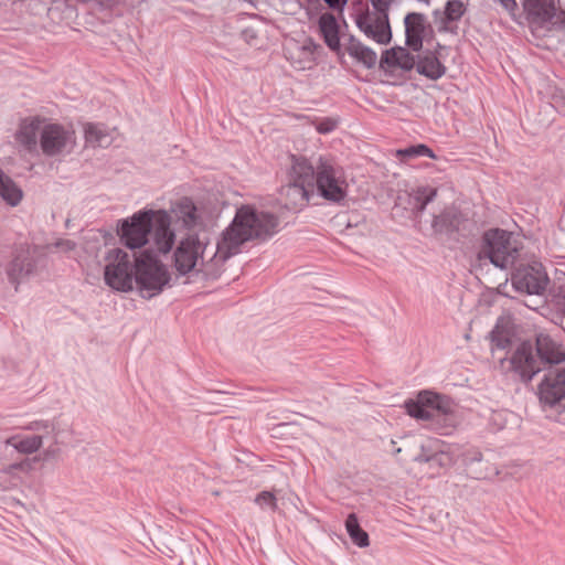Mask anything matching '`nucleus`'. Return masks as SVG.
<instances>
[{"mask_svg": "<svg viewBox=\"0 0 565 565\" xmlns=\"http://www.w3.org/2000/svg\"><path fill=\"white\" fill-rule=\"evenodd\" d=\"M104 280L108 287L121 292L131 291L136 286L141 297L149 299L162 291L170 275L151 249H143L136 256L121 248H111L105 255Z\"/></svg>", "mask_w": 565, "mask_h": 565, "instance_id": "nucleus-1", "label": "nucleus"}, {"mask_svg": "<svg viewBox=\"0 0 565 565\" xmlns=\"http://www.w3.org/2000/svg\"><path fill=\"white\" fill-rule=\"evenodd\" d=\"M279 225L280 221L276 214L242 205L230 226L223 232L211 260L224 264L239 252L242 244L252 239L267 241L279 232Z\"/></svg>", "mask_w": 565, "mask_h": 565, "instance_id": "nucleus-2", "label": "nucleus"}, {"mask_svg": "<svg viewBox=\"0 0 565 565\" xmlns=\"http://www.w3.org/2000/svg\"><path fill=\"white\" fill-rule=\"evenodd\" d=\"M171 216L163 210H143L121 220L118 234L121 243L129 249L153 250L158 259L172 250L174 233L170 228Z\"/></svg>", "mask_w": 565, "mask_h": 565, "instance_id": "nucleus-3", "label": "nucleus"}, {"mask_svg": "<svg viewBox=\"0 0 565 565\" xmlns=\"http://www.w3.org/2000/svg\"><path fill=\"white\" fill-rule=\"evenodd\" d=\"M311 161L302 156H291L289 182L280 188V198L285 209L299 211L305 207L310 198L315 195L311 184Z\"/></svg>", "mask_w": 565, "mask_h": 565, "instance_id": "nucleus-4", "label": "nucleus"}, {"mask_svg": "<svg viewBox=\"0 0 565 565\" xmlns=\"http://www.w3.org/2000/svg\"><path fill=\"white\" fill-rule=\"evenodd\" d=\"M312 188L324 200L333 203L342 202L347 196L348 183L342 168L330 157L319 156L311 162Z\"/></svg>", "mask_w": 565, "mask_h": 565, "instance_id": "nucleus-5", "label": "nucleus"}, {"mask_svg": "<svg viewBox=\"0 0 565 565\" xmlns=\"http://www.w3.org/2000/svg\"><path fill=\"white\" fill-rule=\"evenodd\" d=\"M519 250L512 245L511 233L502 228H490L482 234L478 259H489L501 269L511 267Z\"/></svg>", "mask_w": 565, "mask_h": 565, "instance_id": "nucleus-6", "label": "nucleus"}, {"mask_svg": "<svg viewBox=\"0 0 565 565\" xmlns=\"http://www.w3.org/2000/svg\"><path fill=\"white\" fill-rule=\"evenodd\" d=\"M39 147L46 157L66 156L76 147V134L73 127L45 119Z\"/></svg>", "mask_w": 565, "mask_h": 565, "instance_id": "nucleus-7", "label": "nucleus"}, {"mask_svg": "<svg viewBox=\"0 0 565 565\" xmlns=\"http://www.w3.org/2000/svg\"><path fill=\"white\" fill-rule=\"evenodd\" d=\"M431 228L435 234L443 235L449 241L463 243L472 235L475 224L457 207H446L434 215Z\"/></svg>", "mask_w": 565, "mask_h": 565, "instance_id": "nucleus-8", "label": "nucleus"}, {"mask_svg": "<svg viewBox=\"0 0 565 565\" xmlns=\"http://www.w3.org/2000/svg\"><path fill=\"white\" fill-rule=\"evenodd\" d=\"M548 282L550 278L540 263L519 267L511 276L513 289L521 294L542 295Z\"/></svg>", "mask_w": 565, "mask_h": 565, "instance_id": "nucleus-9", "label": "nucleus"}, {"mask_svg": "<svg viewBox=\"0 0 565 565\" xmlns=\"http://www.w3.org/2000/svg\"><path fill=\"white\" fill-rule=\"evenodd\" d=\"M539 401L544 409L555 408L565 399V367H551L537 386Z\"/></svg>", "mask_w": 565, "mask_h": 565, "instance_id": "nucleus-10", "label": "nucleus"}, {"mask_svg": "<svg viewBox=\"0 0 565 565\" xmlns=\"http://www.w3.org/2000/svg\"><path fill=\"white\" fill-rule=\"evenodd\" d=\"M534 345L530 341H522L510 358V369L523 383H529L543 369Z\"/></svg>", "mask_w": 565, "mask_h": 565, "instance_id": "nucleus-11", "label": "nucleus"}, {"mask_svg": "<svg viewBox=\"0 0 565 565\" xmlns=\"http://www.w3.org/2000/svg\"><path fill=\"white\" fill-rule=\"evenodd\" d=\"M179 232H182L183 236L207 239L204 217L188 196L179 199Z\"/></svg>", "mask_w": 565, "mask_h": 565, "instance_id": "nucleus-12", "label": "nucleus"}, {"mask_svg": "<svg viewBox=\"0 0 565 565\" xmlns=\"http://www.w3.org/2000/svg\"><path fill=\"white\" fill-rule=\"evenodd\" d=\"M46 117L29 116L20 120L14 140L21 150L33 153L38 150L41 131Z\"/></svg>", "mask_w": 565, "mask_h": 565, "instance_id": "nucleus-13", "label": "nucleus"}, {"mask_svg": "<svg viewBox=\"0 0 565 565\" xmlns=\"http://www.w3.org/2000/svg\"><path fill=\"white\" fill-rule=\"evenodd\" d=\"M521 3L531 30H547L555 18L554 0H521Z\"/></svg>", "mask_w": 565, "mask_h": 565, "instance_id": "nucleus-14", "label": "nucleus"}, {"mask_svg": "<svg viewBox=\"0 0 565 565\" xmlns=\"http://www.w3.org/2000/svg\"><path fill=\"white\" fill-rule=\"evenodd\" d=\"M207 239L183 236L179 241V277L195 269L199 259L203 260V254Z\"/></svg>", "mask_w": 565, "mask_h": 565, "instance_id": "nucleus-15", "label": "nucleus"}, {"mask_svg": "<svg viewBox=\"0 0 565 565\" xmlns=\"http://www.w3.org/2000/svg\"><path fill=\"white\" fill-rule=\"evenodd\" d=\"M35 270V262L28 244H19L14 249L13 259L7 267L9 281L15 286L28 278Z\"/></svg>", "mask_w": 565, "mask_h": 565, "instance_id": "nucleus-16", "label": "nucleus"}, {"mask_svg": "<svg viewBox=\"0 0 565 565\" xmlns=\"http://www.w3.org/2000/svg\"><path fill=\"white\" fill-rule=\"evenodd\" d=\"M405 44L413 52L423 49L425 33L430 29L427 17L420 12H408L404 18Z\"/></svg>", "mask_w": 565, "mask_h": 565, "instance_id": "nucleus-17", "label": "nucleus"}, {"mask_svg": "<svg viewBox=\"0 0 565 565\" xmlns=\"http://www.w3.org/2000/svg\"><path fill=\"white\" fill-rule=\"evenodd\" d=\"M534 350L543 369L546 365L565 362V350L562 344L553 340L548 334L539 333L536 335Z\"/></svg>", "mask_w": 565, "mask_h": 565, "instance_id": "nucleus-18", "label": "nucleus"}, {"mask_svg": "<svg viewBox=\"0 0 565 565\" xmlns=\"http://www.w3.org/2000/svg\"><path fill=\"white\" fill-rule=\"evenodd\" d=\"M319 29L326 45L340 58L343 57V49L340 42V26L335 17L326 12L319 18Z\"/></svg>", "mask_w": 565, "mask_h": 565, "instance_id": "nucleus-19", "label": "nucleus"}, {"mask_svg": "<svg viewBox=\"0 0 565 565\" xmlns=\"http://www.w3.org/2000/svg\"><path fill=\"white\" fill-rule=\"evenodd\" d=\"M343 54L348 53L356 63L362 64L366 68H373L377 61L376 53L369 46L364 45L353 35H349L347 42L342 45Z\"/></svg>", "mask_w": 565, "mask_h": 565, "instance_id": "nucleus-20", "label": "nucleus"}, {"mask_svg": "<svg viewBox=\"0 0 565 565\" xmlns=\"http://www.w3.org/2000/svg\"><path fill=\"white\" fill-rule=\"evenodd\" d=\"M416 71L418 74L431 81H437L446 74L447 67L439 61L435 53L427 52L418 56Z\"/></svg>", "mask_w": 565, "mask_h": 565, "instance_id": "nucleus-21", "label": "nucleus"}, {"mask_svg": "<svg viewBox=\"0 0 565 565\" xmlns=\"http://www.w3.org/2000/svg\"><path fill=\"white\" fill-rule=\"evenodd\" d=\"M84 137L86 146L106 148L113 142V135L103 124H84Z\"/></svg>", "mask_w": 565, "mask_h": 565, "instance_id": "nucleus-22", "label": "nucleus"}, {"mask_svg": "<svg viewBox=\"0 0 565 565\" xmlns=\"http://www.w3.org/2000/svg\"><path fill=\"white\" fill-rule=\"evenodd\" d=\"M44 435H14L6 439L4 444L11 446L18 452L23 455H32L36 452L43 445Z\"/></svg>", "mask_w": 565, "mask_h": 565, "instance_id": "nucleus-23", "label": "nucleus"}, {"mask_svg": "<svg viewBox=\"0 0 565 565\" xmlns=\"http://www.w3.org/2000/svg\"><path fill=\"white\" fill-rule=\"evenodd\" d=\"M465 11L466 9L461 0H448L439 21L438 31L456 33V30L450 26V23L459 21L465 14Z\"/></svg>", "mask_w": 565, "mask_h": 565, "instance_id": "nucleus-24", "label": "nucleus"}, {"mask_svg": "<svg viewBox=\"0 0 565 565\" xmlns=\"http://www.w3.org/2000/svg\"><path fill=\"white\" fill-rule=\"evenodd\" d=\"M0 198L10 206H17L22 198L21 188L0 167Z\"/></svg>", "mask_w": 565, "mask_h": 565, "instance_id": "nucleus-25", "label": "nucleus"}, {"mask_svg": "<svg viewBox=\"0 0 565 565\" xmlns=\"http://www.w3.org/2000/svg\"><path fill=\"white\" fill-rule=\"evenodd\" d=\"M437 189L430 185H419L409 193V203L416 213H422L437 196Z\"/></svg>", "mask_w": 565, "mask_h": 565, "instance_id": "nucleus-26", "label": "nucleus"}, {"mask_svg": "<svg viewBox=\"0 0 565 565\" xmlns=\"http://www.w3.org/2000/svg\"><path fill=\"white\" fill-rule=\"evenodd\" d=\"M345 530L356 546L367 547L370 545L369 534L361 527L355 513H350L348 515L345 520Z\"/></svg>", "mask_w": 565, "mask_h": 565, "instance_id": "nucleus-27", "label": "nucleus"}, {"mask_svg": "<svg viewBox=\"0 0 565 565\" xmlns=\"http://www.w3.org/2000/svg\"><path fill=\"white\" fill-rule=\"evenodd\" d=\"M379 14V17L374 18L373 40L379 44H388L392 40L388 11Z\"/></svg>", "mask_w": 565, "mask_h": 565, "instance_id": "nucleus-28", "label": "nucleus"}, {"mask_svg": "<svg viewBox=\"0 0 565 565\" xmlns=\"http://www.w3.org/2000/svg\"><path fill=\"white\" fill-rule=\"evenodd\" d=\"M513 332L510 328L500 326L499 322L494 326L490 332V340L493 347L497 349H508L512 344Z\"/></svg>", "mask_w": 565, "mask_h": 565, "instance_id": "nucleus-29", "label": "nucleus"}, {"mask_svg": "<svg viewBox=\"0 0 565 565\" xmlns=\"http://www.w3.org/2000/svg\"><path fill=\"white\" fill-rule=\"evenodd\" d=\"M417 401H419V403L431 411V414L435 416V413H439V412H443V413H446V409L443 405V402H444V396L437 394V393H434V392H430V391H423L420 393H418L417 397H416Z\"/></svg>", "mask_w": 565, "mask_h": 565, "instance_id": "nucleus-30", "label": "nucleus"}, {"mask_svg": "<svg viewBox=\"0 0 565 565\" xmlns=\"http://www.w3.org/2000/svg\"><path fill=\"white\" fill-rule=\"evenodd\" d=\"M396 154L403 161H406V160L413 159V158H418V157H428L431 159L437 158L435 152L433 151V149H430L428 146H426L424 143H418V145L409 146L404 149H399V150H397Z\"/></svg>", "mask_w": 565, "mask_h": 565, "instance_id": "nucleus-31", "label": "nucleus"}, {"mask_svg": "<svg viewBox=\"0 0 565 565\" xmlns=\"http://www.w3.org/2000/svg\"><path fill=\"white\" fill-rule=\"evenodd\" d=\"M407 414L419 420H429L434 417L431 411L424 407L417 399H408L404 404Z\"/></svg>", "mask_w": 565, "mask_h": 565, "instance_id": "nucleus-32", "label": "nucleus"}, {"mask_svg": "<svg viewBox=\"0 0 565 565\" xmlns=\"http://www.w3.org/2000/svg\"><path fill=\"white\" fill-rule=\"evenodd\" d=\"M354 21L359 30L369 39L373 40L374 19L371 17L369 10L366 9L356 13Z\"/></svg>", "mask_w": 565, "mask_h": 565, "instance_id": "nucleus-33", "label": "nucleus"}, {"mask_svg": "<svg viewBox=\"0 0 565 565\" xmlns=\"http://www.w3.org/2000/svg\"><path fill=\"white\" fill-rule=\"evenodd\" d=\"M551 296L557 308L565 319V281L554 282L551 290Z\"/></svg>", "mask_w": 565, "mask_h": 565, "instance_id": "nucleus-34", "label": "nucleus"}, {"mask_svg": "<svg viewBox=\"0 0 565 565\" xmlns=\"http://www.w3.org/2000/svg\"><path fill=\"white\" fill-rule=\"evenodd\" d=\"M255 503L258 504L262 509H269L275 512L278 509L277 499L275 494L270 491H262L255 498Z\"/></svg>", "mask_w": 565, "mask_h": 565, "instance_id": "nucleus-35", "label": "nucleus"}, {"mask_svg": "<svg viewBox=\"0 0 565 565\" xmlns=\"http://www.w3.org/2000/svg\"><path fill=\"white\" fill-rule=\"evenodd\" d=\"M397 52L403 53V58L398 60V67L405 72L412 71L414 67H416V60L415 56L405 47L397 46Z\"/></svg>", "mask_w": 565, "mask_h": 565, "instance_id": "nucleus-36", "label": "nucleus"}, {"mask_svg": "<svg viewBox=\"0 0 565 565\" xmlns=\"http://www.w3.org/2000/svg\"><path fill=\"white\" fill-rule=\"evenodd\" d=\"M443 456H444V454L438 452V451L429 454L427 451V447L425 445H422L420 452L417 456H415L414 460L419 463H422V462H438V463H440V459Z\"/></svg>", "mask_w": 565, "mask_h": 565, "instance_id": "nucleus-37", "label": "nucleus"}, {"mask_svg": "<svg viewBox=\"0 0 565 565\" xmlns=\"http://www.w3.org/2000/svg\"><path fill=\"white\" fill-rule=\"evenodd\" d=\"M398 53L397 46L386 50L381 57V66L387 65L390 67H398Z\"/></svg>", "mask_w": 565, "mask_h": 565, "instance_id": "nucleus-38", "label": "nucleus"}, {"mask_svg": "<svg viewBox=\"0 0 565 565\" xmlns=\"http://www.w3.org/2000/svg\"><path fill=\"white\" fill-rule=\"evenodd\" d=\"M241 38L250 46L258 43V30L254 26H246L241 31Z\"/></svg>", "mask_w": 565, "mask_h": 565, "instance_id": "nucleus-39", "label": "nucleus"}, {"mask_svg": "<svg viewBox=\"0 0 565 565\" xmlns=\"http://www.w3.org/2000/svg\"><path fill=\"white\" fill-rule=\"evenodd\" d=\"M25 429L33 430V431H44L45 434H43V435L45 436L46 434H50L54 430V426L49 420H35V422L30 423L25 427Z\"/></svg>", "mask_w": 565, "mask_h": 565, "instance_id": "nucleus-40", "label": "nucleus"}, {"mask_svg": "<svg viewBox=\"0 0 565 565\" xmlns=\"http://www.w3.org/2000/svg\"><path fill=\"white\" fill-rule=\"evenodd\" d=\"M565 29V9H557L555 7V18L547 26L548 31Z\"/></svg>", "mask_w": 565, "mask_h": 565, "instance_id": "nucleus-41", "label": "nucleus"}, {"mask_svg": "<svg viewBox=\"0 0 565 565\" xmlns=\"http://www.w3.org/2000/svg\"><path fill=\"white\" fill-rule=\"evenodd\" d=\"M552 105L558 111L565 113V93L562 89H556L552 95Z\"/></svg>", "mask_w": 565, "mask_h": 565, "instance_id": "nucleus-42", "label": "nucleus"}, {"mask_svg": "<svg viewBox=\"0 0 565 565\" xmlns=\"http://www.w3.org/2000/svg\"><path fill=\"white\" fill-rule=\"evenodd\" d=\"M338 121L332 118H324L317 126V130L320 134H328L335 129Z\"/></svg>", "mask_w": 565, "mask_h": 565, "instance_id": "nucleus-43", "label": "nucleus"}, {"mask_svg": "<svg viewBox=\"0 0 565 565\" xmlns=\"http://www.w3.org/2000/svg\"><path fill=\"white\" fill-rule=\"evenodd\" d=\"M370 2L377 13H385L390 10L393 0H370Z\"/></svg>", "mask_w": 565, "mask_h": 565, "instance_id": "nucleus-44", "label": "nucleus"}, {"mask_svg": "<svg viewBox=\"0 0 565 565\" xmlns=\"http://www.w3.org/2000/svg\"><path fill=\"white\" fill-rule=\"evenodd\" d=\"M76 1L82 4L95 3L99 9H111L116 3L115 0H76Z\"/></svg>", "mask_w": 565, "mask_h": 565, "instance_id": "nucleus-45", "label": "nucleus"}, {"mask_svg": "<svg viewBox=\"0 0 565 565\" xmlns=\"http://www.w3.org/2000/svg\"><path fill=\"white\" fill-rule=\"evenodd\" d=\"M500 3V6L510 13L512 18L515 15V11L518 10V3L515 0H494Z\"/></svg>", "mask_w": 565, "mask_h": 565, "instance_id": "nucleus-46", "label": "nucleus"}, {"mask_svg": "<svg viewBox=\"0 0 565 565\" xmlns=\"http://www.w3.org/2000/svg\"><path fill=\"white\" fill-rule=\"evenodd\" d=\"M330 9L342 10L348 0H323Z\"/></svg>", "mask_w": 565, "mask_h": 565, "instance_id": "nucleus-47", "label": "nucleus"}, {"mask_svg": "<svg viewBox=\"0 0 565 565\" xmlns=\"http://www.w3.org/2000/svg\"><path fill=\"white\" fill-rule=\"evenodd\" d=\"M10 468H12V469H23L24 468V462L14 463Z\"/></svg>", "mask_w": 565, "mask_h": 565, "instance_id": "nucleus-48", "label": "nucleus"}, {"mask_svg": "<svg viewBox=\"0 0 565 565\" xmlns=\"http://www.w3.org/2000/svg\"><path fill=\"white\" fill-rule=\"evenodd\" d=\"M60 245H65L66 248H73L74 246V243H72L71 241H65L64 243H61Z\"/></svg>", "mask_w": 565, "mask_h": 565, "instance_id": "nucleus-49", "label": "nucleus"}, {"mask_svg": "<svg viewBox=\"0 0 565 565\" xmlns=\"http://www.w3.org/2000/svg\"><path fill=\"white\" fill-rule=\"evenodd\" d=\"M434 17L437 18L438 15L441 14L440 10L439 9H436L434 12H433Z\"/></svg>", "mask_w": 565, "mask_h": 565, "instance_id": "nucleus-50", "label": "nucleus"}, {"mask_svg": "<svg viewBox=\"0 0 565 565\" xmlns=\"http://www.w3.org/2000/svg\"><path fill=\"white\" fill-rule=\"evenodd\" d=\"M172 257L174 259V263L177 264V249L172 252Z\"/></svg>", "mask_w": 565, "mask_h": 565, "instance_id": "nucleus-51", "label": "nucleus"}, {"mask_svg": "<svg viewBox=\"0 0 565 565\" xmlns=\"http://www.w3.org/2000/svg\"><path fill=\"white\" fill-rule=\"evenodd\" d=\"M475 460H481V454H479L478 457H475Z\"/></svg>", "mask_w": 565, "mask_h": 565, "instance_id": "nucleus-52", "label": "nucleus"}, {"mask_svg": "<svg viewBox=\"0 0 565 565\" xmlns=\"http://www.w3.org/2000/svg\"><path fill=\"white\" fill-rule=\"evenodd\" d=\"M206 275H211V273H206ZM213 278H216L217 277V274H212Z\"/></svg>", "mask_w": 565, "mask_h": 565, "instance_id": "nucleus-53", "label": "nucleus"}, {"mask_svg": "<svg viewBox=\"0 0 565 565\" xmlns=\"http://www.w3.org/2000/svg\"><path fill=\"white\" fill-rule=\"evenodd\" d=\"M404 56V52L403 53H398V58H403Z\"/></svg>", "mask_w": 565, "mask_h": 565, "instance_id": "nucleus-54", "label": "nucleus"}, {"mask_svg": "<svg viewBox=\"0 0 565 565\" xmlns=\"http://www.w3.org/2000/svg\"><path fill=\"white\" fill-rule=\"evenodd\" d=\"M401 452V448H397L394 454H399Z\"/></svg>", "mask_w": 565, "mask_h": 565, "instance_id": "nucleus-55", "label": "nucleus"}]
</instances>
